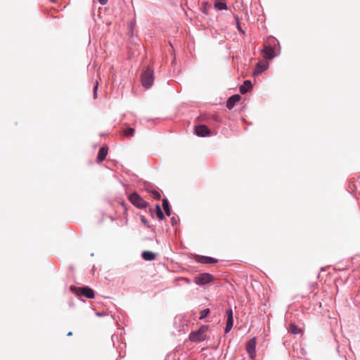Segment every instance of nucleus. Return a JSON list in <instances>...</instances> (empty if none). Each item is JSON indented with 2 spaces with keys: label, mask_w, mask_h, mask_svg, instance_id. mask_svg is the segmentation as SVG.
<instances>
[{
  "label": "nucleus",
  "mask_w": 360,
  "mask_h": 360,
  "mask_svg": "<svg viewBox=\"0 0 360 360\" xmlns=\"http://www.w3.org/2000/svg\"><path fill=\"white\" fill-rule=\"evenodd\" d=\"M141 82L145 89H148L150 88L154 82L153 70L148 67L144 68L141 75Z\"/></svg>",
  "instance_id": "nucleus-1"
},
{
  "label": "nucleus",
  "mask_w": 360,
  "mask_h": 360,
  "mask_svg": "<svg viewBox=\"0 0 360 360\" xmlns=\"http://www.w3.org/2000/svg\"><path fill=\"white\" fill-rule=\"evenodd\" d=\"M70 290L78 296H84L89 299L94 297V291L89 287H76L71 285L70 287Z\"/></svg>",
  "instance_id": "nucleus-2"
},
{
  "label": "nucleus",
  "mask_w": 360,
  "mask_h": 360,
  "mask_svg": "<svg viewBox=\"0 0 360 360\" xmlns=\"http://www.w3.org/2000/svg\"><path fill=\"white\" fill-rule=\"evenodd\" d=\"M208 330L207 326H202L197 331L192 332L189 335V339L192 342H200L206 339L205 333Z\"/></svg>",
  "instance_id": "nucleus-3"
},
{
  "label": "nucleus",
  "mask_w": 360,
  "mask_h": 360,
  "mask_svg": "<svg viewBox=\"0 0 360 360\" xmlns=\"http://www.w3.org/2000/svg\"><path fill=\"white\" fill-rule=\"evenodd\" d=\"M129 201L139 209L146 208L148 206L146 202L137 193L134 192L129 196Z\"/></svg>",
  "instance_id": "nucleus-4"
},
{
  "label": "nucleus",
  "mask_w": 360,
  "mask_h": 360,
  "mask_svg": "<svg viewBox=\"0 0 360 360\" xmlns=\"http://www.w3.org/2000/svg\"><path fill=\"white\" fill-rule=\"evenodd\" d=\"M214 280V276L210 274H201L194 277V282L197 285H205Z\"/></svg>",
  "instance_id": "nucleus-5"
},
{
  "label": "nucleus",
  "mask_w": 360,
  "mask_h": 360,
  "mask_svg": "<svg viewBox=\"0 0 360 360\" xmlns=\"http://www.w3.org/2000/svg\"><path fill=\"white\" fill-rule=\"evenodd\" d=\"M256 338H251L245 345L246 351L250 359H254L256 356Z\"/></svg>",
  "instance_id": "nucleus-6"
},
{
  "label": "nucleus",
  "mask_w": 360,
  "mask_h": 360,
  "mask_svg": "<svg viewBox=\"0 0 360 360\" xmlns=\"http://www.w3.org/2000/svg\"><path fill=\"white\" fill-rule=\"evenodd\" d=\"M262 51L266 59L271 60L276 56L274 49L271 45L265 44Z\"/></svg>",
  "instance_id": "nucleus-7"
},
{
  "label": "nucleus",
  "mask_w": 360,
  "mask_h": 360,
  "mask_svg": "<svg viewBox=\"0 0 360 360\" xmlns=\"http://www.w3.org/2000/svg\"><path fill=\"white\" fill-rule=\"evenodd\" d=\"M226 314H227V321H226V328H225V333H229L232 327H233V311L232 309H229L226 312Z\"/></svg>",
  "instance_id": "nucleus-8"
},
{
  "label": "nucleus",
  "mask_w": 360,
  "mask_h": 360,
  "mask_svg": "<svg viewBox=\"0 0 360 360\" xmlns=\"http://www.w3.org/2000/svg\"><path fill=\"white\" fill-rule=\"evenodd\" d=\"M195 134L199 136H205L210 134V129L205 125H198L195 128Z\"/></svg>",
  "instance_id": "nucleus-9"
},
{
  "label": "nucleus",
  "mask_w": 360,
  "mask_h": 360,
  "mask_svg": "<svg viewBox=\"0 0 360 360\" xmlns=\"http://www.w3.org/2000/svg\"><path fill=\"white\" fill-rule=\"evenodd\" d=\"M240 98L241 97L238 94H235L231 96L226 102V107L230 110L232 109L234 107L236 103L238 102Z\"/></svg>",
  "instance_id": "nucleus-10"
},
{
  "label": "nucleus",
  "mask_w": 360,
  "mask_h": 360,
  "mask_svg": "<svg viewBox=\"0 0 360 360\" xmlns=\"http://www.w3.org/2000/svg\"><path fill=\"white\" fill-rule=\"evenodd\" d=\"M108 149L107 146H103L99 149L98 153L97 155V162H101L105 159L106 155L108 154Z\"/></svg>",
  "instance_id": "nucleus-11"
},
{
  "label": "nucleus",
  "mask_w": 360,
  "mask_h": 360,
  "mask_svg": "<svg viewBox=\"0 0 360 360\" xmlns=\"http://www.w3.org/2000/svg\"><path fill=\"white\" fill-rule=\"evenodd\" d=\"M252 88V83L250 80H246L244 82L243 84L240 86V92L242 94H244L249 91H250Z\"/></svg>",
  "instance_id": "nucleus-12"
},
{
  "label": "nucleus",
  "mask_w": 360,
  "mask_h": 360,
  "mask_svg": "<svg viewBox=\"0 0 360 360\" xmlns=\"http://www.w3.org/2000/svg\"><path fill=\"white\" fill-rule=\"evenodd\" d=\"M268 68V65L265 62H259L256 65L255 70L254 74H259L266 70Z\"/></svg>",
  "instance_id": "nucleus-13"
},
{
  "label": "nucleus",
  "mask_w": 360,
  "mask_h": 360,
  "mask_svg": "<svg viewBox=\"0 0 360 360\" xmlns=\"http://www.w3.org/2000/svg\"><path fill=\"white\" fill-rule=\"evenodd\" d=\"M142 257L146 261H153L155 259V254L151 251H143L142 252Z\"/></svg>",
  "instance_id": "nucleus-14"
},
{
  "label": "nucleus",
  "mask_w": 360,
  "mask_h": 360,
  "mask_svg": "<svg viewBox=\"0 0 360 360\" xmlns=\"http://www.w3.org/2000/svg\"><path fill=\"white\" fill-rule=\"evenodd\" d=\"M198 262L203 263V264H214V263L217 262V259H216L213 257L201 256L199 258Z\"/></svg>",
  "instance_id": "nucleus-15"
},
{
  "label": "nucleus",
  "mask_w": 360,
  "mask_h": 360,
  "mask_svg": "<svg viewBox=\"0 0 360 360\" xmlns=\"http://www.w3.org/2000/svg\"><path fill=\"white\" fill-rule=\"evenodd\" d=\"M134 132L135 130L134 128L129 127L125 129H123L122 134H123V136L129 138L132 137L134 134Z\"/></svg>",
  "instance_id": "nucleus-16"
},
{
  "label": "nucleus",
  "mask_w": 360,
  "mask_h": 360,
  "mask_svg": "<svg viewBox=\"0 0 360 360\" xmlns=\"http://www.w3.org/2000/svg\"><path fill=\"white\" fill-rule=\"evenodd\" d=\"M289 331L292 334L297 335V334L300 333L302 332V330L295 324L291 323L289 326Z\"/></svg>",
  "instance_id": "nucleus-17"
},
{
  "label": "nucleus",
  "mask_w": 360,
  "mask_h": 360,
  "mask_svg": "<svg viewBox=\"0 0 360 360\" xmlns=\"http://www.w3.org/2000/svg\"><path fill=\"white\" fill-rule=\"evenodd\" d=\"M162 207L163 209L167 216H169L171 214L170 209H169V205L167 199H164L162 200Z\"/></svg>",
  "instance_id": "nucleus-18"
},
{
  "label": "nucleus",
  "mask_w": 360,
  "mask_h": 360,
  "mask_svg": "<svg viewBox=\"0 0 360 360\" xmlns=\"http://www.w3.org/2000/svg\"><path fill=\"white\" fill-rule=\"evenodd\" d=\"M155 214L157 217L160 219H163L165 216L159 205H155Z\"/></svg>",
  "instance_id": "nucleus-19"
},
{
  "label": "nucleus",
  "mask_w": 360,
  "mask_h": 360,
  "mask_svg": "<svg viewBox=\"0 0 360 360\" xmlns=\"http://www.w3.org/2000/svg\"><path fill=\"white\" fill-rule=\"evenodd\" d=\"M214 6L219 10H225L227 8L226 3L224 1H217Z\"/></svg>",
  "instance_id": "nucleus-20"
},
{
  "label": "nucleus",
  "mask_w": 360,
  "mask_h": 360,
  "mask_svg": "<svg viewBox=\"0 0 360 360\" xmlns=\"http://www.w3.org/2000/svg\"><path fill=\"white\" fill-rule=\"evenodd\" d=\"M210 309H208V308L204 309L203 310H202L200 311V316L199 319L200 320L205 319V317L207 316V315L210 314Z\"/></svg>",
  "instance_id": "nucleus-21"
},
{
  "label": "nucleus",
  "mask_w": 360,
  "mask_h": 360,
  "mask_svg": "<svg viewBox=\"0 0 360 360\" xmlns=\"http://www.w3.org/2000/svg\"><path fill=\"white\" fill-rule=\"evenodd\" d=\"M150 195L152 198L156 199V200H160L161 198V195L160 193L157 191H150Z\"/></svg>",
  "instance_id": "nucleus-22"
},
{
  "label": "nucleus",
  "mask_w": 360,
  "mask_h": 360,
  "mask_svg": "<svg viewBox=\"0 0 360 360\" xmlns=\"http://www.w3.org/2000/svg\"><path fill=\"white\" fill-rule=\"evenodd\" d=\"M98 82L96 81L94 84V98L96 99L97 98V89H98Z\"/></svg>",
  "instance_id": "nucleus-23"
},
{
  "label": "nucleus",
  "mask_w": 360,
  "mask_h": 360,
  "mask_svg": "<svg viewBox=\"0 0 360 360\" xmlns=\"http://www.w3.org/2000/svg\"><path fill=\"white\" fill-rule=\"evenodd\" d=\"M141 221H142L145 225H147V226H148V221L146 220V219L143 216H141Z\"/></svg>",
  "instance_id": "nucleus-24"
},
{
  "label": "nucleus",
  "mask_w": 360,
  "mask_h": 360,
  "mask_svg": "<svg viewBox=\"0 0 360 360\" xmlns=\"http://www.w3.org/2000/svg\"><path fill=\"white\" fill-rule=\"evenodd\" d=\"M98 1L100 2V4H102V5H105V4L107 3V1H108V0H98Z\"/></svg>",
  "instance_id": "nucleus-25"
},
{
  "label": "nucleus",
  "mask_w": 360,
  "mask_h": 360,
  "mask_svg": "<svg viewBox=\"0 0 360 360\" xmlns=\"http://www.w3.org/2000/svg\"><path fill=\"white\" fill-rule=\"evenodd\" d=\"M237 27H238V29L240 32H242L243 33H244V31H243V30H242V29L240 28V25H239V23H238V24H237Z\"/></svg>",
  "instance_id": "nucleus-26"
},
{
  "label": "nucleus",
  "mask_w": 360,
  "mask_h": 360,
  "mask_svg": "<svg viewBox=\"0 0 360 360\" xmlns=\"http://www.w3.org/2000/svg\"><path fill=\"white\" fill-rule=\"evenodd\" d=\"M72 335V332H69L67 335L68 336H71Z\"/></svg>",
  "instance_id": "nucleus-27"
},
{
  "label": "nucleus",
  "mask_w": 360,
  "mask_h": 360,
  "mask_svg": "<svg viewBox=\"0 0 360 360\" xmlns=\"http://www.w3.org/2000/svg\"><path fill=\"white\" fill-rule=\"evenodd\" d=\"M182 279H183V280H184V281H186L187 283H189L188 279H187V278H182Z\"/></svg>",
  "instance_id": "nucleus-28"
},
{
  "label": "nucleus",
  "mask_w": 360,
  "mask_h": 360,
  "mask_svg": "<svg viewBox=\"0 0 360 360\" xmlns=\"http://www.w3.org/2000/svg\"><path fill=\"white\" fill-rule=\"evenodd\" d=\"M269 41H274V38H271L269 39ZM268 43H270V41H268Z\"/></svg>",
  "instance_id": "nucleus-29"
}]
</instances>
